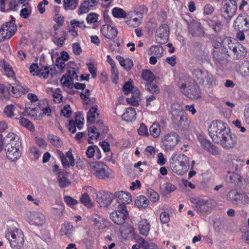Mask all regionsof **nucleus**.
<instances>
[{"label": "nucleus", "mask_w": 249, "mask_h": 249, "mask_svg": "<svg viewBox=\"0 0 249 249\" xmlns=\"http://www.w3.org/2000/svg\"><path fill=\"white\" fill-rule=\"evenodd\" d=\"M208 132L214 142L220 144L225 149L232 148L236 144V136L231 132L227 124L221 120L212 122Z\"/></svg>", "instance_id": "obj_1"}, {"label": "nucleus", "mask_w": 249, "mask_h": 249, "mask_svg": "<svg viewBox=\"0 0 249 249\" xmlns=\"http://www.w3.org/2000/svg\"><path fill=\"white\" fill-rule=\"evenodd\" d=\"M18 135L10 132L3 139V150L6 154L7 158L11 161H15L20 157L21 152L19 150L21 143Z\"/></svg>", "instance_id": "obj_2"}, {"label": "nucleus", "mask_w": 249, "mask_h": 249, "mask_svg": "<svg viewBox=\"0 0 249 249\" xmlns=\"http://www.w3.org/2000/svg\"><path fill=\"white\" fill-rule=\"evenodd\" d=\"M5 237L13 249H20L23 246L24 235L18 229L15 228L13 230L8 229L5 233Z\"/></svg>", "instance_id": "obj_3"}, {"label": "nucleus", "mask_w": 249, "mask_h": 249, "mask_svg": "<svg viewBox=\"0 0 249 249\" xmlns=\"http://www.w3.org/2000/svg\"><path fill=\"white\" fill-rule=\"evenodd\" d=\"M171 119L175 129L184 128L189 124L186 113L180 106L172 110Z\"/></svg>", "instance_id": "obj_4"}, {"label": "nucleus", "mask_w": 249, "mask_h": 249, "mask_svg": "<svg viewBox=\"0 0 249 249\" xmlns=\"http://www.w3.org/2000/svg\"><path fill=\"white\" fill-rule=\"evenodd\" d=\"M178 87L180 91L190 99H197L200 97L197 87L194 84H190L188 82L180 80Z\"/></svg>", "instance_id": "obj_5"}, {"label": "nucleus", "mask_w": 249, "mask_h": 249, "mask_svg": "<svg viewBox=\"0 0 249 249\" xmlns=\"http://www.w3.org/2000/svg\"><path fill=\"white\" fill-rule=\"evenodd\" d=\"M113 206L115 210L110 214V219L117 225H123L129 215L126 206L122 207L120 204H117V206Z\"/></svg>", "instance_id": "obj_6"}, {"label": "nucleus", "mask_w": 249, "mask_h": 249, "mask_svg": "<svg viewBox=\"0 0 249 249\" xmlns=\"http://www.w3.org/2000/svg\"><path fill=\"white\" fill-rule=\"evenodd\" d=\"M191 201L193 204L195 210L201 213L210 211L215 204V201L211 199L192 198Z\"/></svg>", "instance_id": "obj_7"}, {"label": "nucleus", "mask_w": 249, "mask_h": 249, "mask_svg": "<svg viewBox=\"0 0 249 249\" xmlns=\"http://www.w3.org/2000/svg\"><path fill=\"white\" fill-rule=\"evenodd\" d=\"M89 168L93 174L99 178L105 179L109 177V168L102 161H95L89 163Z\"/></svg>", "instance_id": "obj_8"}, {"label": "nucleus", "mask_w": 249, "mask_h": 249, "mask_svg": "<svg viewBox=\"0 0 249 249\" xmlns=\"http://www.w3.org/2000/svg\"><path fill=\"white\" fill-rule=\"evenodd\" d=\"M227 197L234 204L246 205L249 203V197L248 195L245 193H239L236 190L229 191Z\"/></svg>", "instance_id": "obj_9"}, {"label": "nucleus", "mask_w": 249, "mask_h": 249, "mask_svg": "<svg viewBox=\"0 0 249 249\" xmlns=\"http://www.w3.org/2000/svg\"><path fill=\"white\" fill-rule=\"evenodd\" d=\"M225 181L227 184H231L233 187L241 188L245 180L239 174L233 171H228L225 176Z\"/></svg>", "instance_id": "obj_10"}, {"label": "nucleus", "mask_w": 249, "mask_h": 249, "mask_svg": "<svg viewBox=\"0 0 249 249\" xmlns=\"http://www.w3.org/2000/svg\"><path fill=\"white\" fill-rule=\"evenodd\" d=\"M229 0V2L225 3L221 9L222 15L227 21L231 19L237 9V2L235 0Z\"/></svg>", "instance_id": "obj_11"}, {"label": "nucleus", "mask_w": 249, "mask_h": 249, "mask_svg": "<svg viewBox=\"0 0 249 249\" xmlns=\"http://www.w3.org/2000/svg\"><path fill=\"white\" fill-rule=\"evenodd\" d=\"M114 195L105 191H100L97 194L96 202L101 207H107L111 202H114Z\"/></svg>", "instance_id": "obj_12"}, {"label": "nucleus", "mask_w": 249, "mask_h": 249, "mask_svg": "<svg viewBox=\"0 0 249 249\" xmlns=\"http://www.w3.org/2000/svg\"><path fill=\"white\" fill-rule=\"evenodd\" d=\"M189 33L194 37H202L205 32L201 23L197 20H193L187 23Z\"/></svg>", "instance_id": "obj_13"}, {"label": "nucleus", "mask_w": 249, "mask_h": 249, "mask_svg": "<svg viewBox=\"0 0 249 249\" xmlns=\"http://www.w3.org/2000/svg\"><path fill=\"white\" fill-rule=\"evenodd\" d=\"M115 202L113 206H117V204H120L121 206H126L125 204H130L132 201V197L130 193L124 191H119L114 194Z\"/></svg>", "instance_id": "obj_14"}, {"label": "nucleus", "mask_w": 249, "mask_h": 249, "mask_svg": "<svg viewBox=\"0 0 249 249\" xmlns=\"http://www.w3.org/2000/svg\"><path fill=\"white\" fill-rule=\"evenodd\" d=\"M169 29L166 24H163L159 27L155 34L156 39L160 44L166 43L168 39Z\"/></svg>", "instance_id": "obj_15"}, {"label": "nucleus", "mask_w": 249, "mask_h": 249, "mask_svg": "<svg viewBox=\"0 0 249 249\" xmlns=\"http://www.w3.org/2000/svg\"><path fill=\"white\" fill-rule=\"evenodd\" d=\"M233 27L236 31H248L249 30V22L245 16L239 15L233 23Z\"/></svg>", "instance_id": "obj_16"}, {"label": "nucleus", "mask_w": 249, "mask_h": 249, "mask_svg": "<svg viewBox=\"0 0 249 249\" xmlns=\"http://www.w3.org/2000/svg\"><path fill=\"white\" fill-rule=\"evenodd\" d=\"M197 139L201 146L208 152L213 155H216L218 153L216 147L210 141L207 140L203 135H199Z\"/></svg>", "instance_id": "obj_17"}, {"label": "nucleus", "mask_w": 249, "mask_h": 249, "mask_svg": "<svg viewBox=\"0 0 249 249\" xmlns=\"http://www.w3.org/2000/svg\"><path fill=\"white\" fill-rule=\"evenodd\" d=\"M163 144L167 149H172L174 147L178 142V136L175 132L169 133L162 139Z\"/></svg>", "instance_id": "obj_18"}, {"label": "nucleus", "mask_w": 249, "mask_h": 249, "mask_svg": "<svg viewBox=\"0 0 249 249\" xmlns=\"http://www.w3.org/2000/svg\"><path fill=\"white\" fill-rule=\"evenodd\" d=\"M45 216L41 213L37 212L30 213L28 222L31 225L42 226L45 223Z\"/></svg>", "instance_id": "obj_19"}, {"label": "nucleus", "mask_w": 249, "mask_h": 249, "mask_svg": "<svg viewBox=\"0 0 249 249\" xmlns=\"http://www.w3.org/2000/svg\"><path fill=\"white\" fill-rule=\"evenodd\" d=\"M101 32L106 38L109 39H114L118 34V31L115 27H112L107 24L102 26Z\"/></svg>", "instance_id": "obj_20"}, {"label": "nucleus", "mask_w": 249, "mask_h": 249, "mask_svg": "<svg viewBox=\"0 0 249 249\" xmlns=\"http://www.w3.org/2000/svg\"><path fill=\"white\" fill-rule=\"evenodd\" d=\"M247 53V50L242 44H237L235 51L231 53H228L229 56H231L234 60H239L246 56Z\"/></svg>", "instance_id": "obj_21"}, {"label": "nucleus", "mask_w": 249, "mask_h": 249, "mask_svg": "<svg viewBox=\"0 0 249 249\" xmlns=\"http://www.w3.org/2000/svg\"><path fill=\"white\" fill-rule=\"evenodd\" d=\"M238 42L235 41L232 42L230 38H225L223 40V49L224 53L228 55V53H231L233 50L235 51Z\"/></svg>", "instance_id": "obj_22"}, {"label": "nucleus", "mask_w": 249, "mask_h": 249, "mask_svg": "<svg viewBox=\"0 0 249 249\" xmlns=\"http://www.w3.org/2000/svg\"><path fill=\"white\" fill-rule=\"evenodd\" d=\"M4 26H1L0 28V43L11 38L17 31V26H14L9 30L4 29Z\"/></svg>", "instance_id": "obj_23"}, {"label": "nucleus", "mask_w": 249, "mask_h": 249, "mask_svg": "<svg viewBox=\"0 0 249 249\" xmlns=\"http://www.w3.org/2000/svg\"><path fill=\"white\" fill-rule=\"evenodd\" d=\"M136 113L134 108L130 107L126 109L122 115V119L127 122H132L136 120Z\"/></svg>", "instance_id": "obj_24"}, {"label": "nucleus", "mask_w": 249, "mask_h": 249, "mask_svg": "<svg viewBox=\"0 0 249 249\" xmlns=\"http://www.w3.org/2000/svg\"><path fill=\"white\" fill-rule=\"evenodd\" d=\"M116 58L119 62L120 65L126 71L130 70L133 66V61L130 58L124 59L120 55H117Z\"/></svg>", "instance_id": "obj_25"}, {"label": "nucleus", "mask_w": 249, "mask_h": 249, "mask_svg": "<svg viewBox=\"0 0 249 249\" xmlns=\"http://www.w3.org/2000/svg\"><path fill=\"white\" fill-rule=\"evenodd\" d=\"M138 229L142 235H147L150 230L149 223L145 219L141 220L138 223Z\"/></svg>", "instance_id": "obj_26"}, {"label": "nucleus", "mask_w": 249, "mask_h": 249, "mask_svg": "<svg viewBox=\"0 0 249 249\" xmlns=\"http://www.w3.org/2000/svg\"><path fill=\"white\" fill-rule=\"evenodd\" d=\"M73 230V227L70 223H65L62 225L60 231V235L61 236L66 235L69 238H71L72 236Z\"/></svg>", "instance_id": "obj_27"}, {"label": "nucleus", "mask_w": 249, "mask_h": 249, "mask_svg": "<svg viewBox=\"0 0 249 249\" xmlns=\"http://www.w3.org/2000/svg\"><path fill=\"white\" fill-rule=\"evenodd\" d=\"M83 120L81 121L77 119H75V121L73 120L70 121L69 125L68 126L69 130L72 133H74L76 131V126L79 130L81 129L83 125Z\"/></svg>", "instance_id": "obj_28"}, {"label": "nucleus", "mask_w": 249, "mask_h": 249, "mask_svg": "<svg viewBox=\"0 0 249 249\" xmlns=\"http://www.w3.org/2000/svg\"><path fill=\"white\" fill-rule=\"evenodd\" d=\"M11 91L15 97H18V96H20L22 94L27 93L28 90L27 89H25L20 85L16 84L11 87Z\"/></svg>", "instance_id": "obj_29"}, {"label": "nucleus", "mask_w": 249, "mask_h": 249, "mask_svg": "<svg viewBox=\"0 0 249 249\" xmlns=\"http://www.w3.org/2000/svg\"><path fill=\"white\" fill-rule=\"evenodd\" d=\"M170 167L172 171L178 175H183L187 170L178 163L170 160Z\"/></svg>", "instance_id": "obj_30"}, {"label": "nucleus", "mask_w": 249, "mask_h": 249, "mask_svg": "<svg viewBox=\"0 0 249 249\" xmlns=\"http://www.w3.org/2000/svg\"><path fill=\"white\" fill-rule=\"evenodd\" d=\"M205 72V71H203L200 69H196L193 71V76L199 84L204 85L205 84V80L203 79V77H204Z\"/></svg>", "instance_id": "obj_31"}, {"label": "nucleus", "mask_w": 249, "mask_h": 249, "mask_svg": "<svg viewBox=\"0 0 249 249\" xmlns=\"http://www.w3.org/2000/svg\"><path fill=\"white\" fill-rule=\"evenodd\" d=\"M93 6V5L90 4V2L88 0H84L80 4L78 13L79 15L87 13L89 11V8Z\"/></svg>", "instance_id": "obj_32"}, {"label": "nucleus", "mask_w": 249, "mask_h": 249, "mask_svg": "<svg viewBox=\"0 0 249 249\" xmlns=\"http://www.w3.org/2000/svg\"><path fill=\"white\" fill-rule=\"evenodd\" d=\"M97 106H93L87 113V121L92 123L94 122L95 118L97 117L99 114L97 112Z\"/></svg>", "instance_id": "obj_33"}, {"label": "nucleus", "mask_w": 249, "mask_h": 249, "mask_svg": "<svg viewBox=\"0 0 249 249\" xmlns=\"http://www.w3.org/2000/svg\"><path fill=\"white\" fill-rule=\"evenodd\" d=\"M135 203L138 208H145L149 205V202L146 197L143 196H140L137 197Z\"/></svg>", "instance_id": "obj_34"}, {"label": "nucleus", "mask_w": 249, "mask_h": 249, "mask_svg": "<svg viewBox=\"0 0 249 249\" xmlns=\"http://www.w3.org/2000/svg\"><path fill=\"white\" fill-rule=\"evenodd\" d=\"M238 72L243 77L249 76V62H243L239 66Z\"/></svg>", "instance_id": "obj_35"}, {"label": "nucleus", "mask_w": 249, "mask_h": 249, "mask_svg": "<svg viewBox=\"0 0 249 249\" xmlns=\"http://www.w3.org/2000/svg\"><path fill=\"white\" fill-rule=\"evenodd\" d=\"M50 75H51L52 78L53 77V73H50L48 67H45L43 69H40L36 71V75L39 77H43L44 79L48 78Z\"/></svg>", "instance_id": "obj_36"}, {"label": "nucleus", "mask_w": 249, "mask_h": 249, "mask_svg": "<svg viewBox=\"0 0 249 249\" xmlns=\"http://www.w3.org/2000/svg\"><path fill=\"white\" fill-rule=\"evenodd\" d=\"M10 87L8 88L4 85L0 84V100H7L9 99V90Z\"/></svg>", "instance_id": "obj_37"}, {"label": "nucleus", "mask_w": 249, "mask_h": 249, "mask_svg": "<svg viewBox=\"0 0 249 249\" xmlns=\"http://www.w3.org/2000/svg\"><path fill=\"white\" fill-rule=\"evenodd\" d=\"M150 135L154 138H158L160 133V128L159 124L156 123H153L149 128Z\"/></svg>", "instance_id": "obj_38"}, {"label": "nucleus", "mask_w": 249, "mask_h": 249, "mask_svg": "<svg viewBox=\"0 0 249 249\" xmlns=\"http://www.w3.org/2000/svg\"><path fill=\"white\" fill-rule=\"evenodd\" d=\"M145 89L152 94H158L160 92L158 86L152 82H147L145 84Z\"/></svg>", "instance_id": "obj_39"}, {"label": "nucleus", "mask_w": 249, "mask_h": 249, "mask_svg": "<svg viewBox=\"0 0 249 249\" xmlns=\"http://www.w3.org/2000/svg\"><path fill=\"white\" fill-rule=\"evenodd\" d=\"M142 77L144 80L148 82H152L155 79L153 73L149 70H144L142 72Z\"/></svg>", "instance_id": "obj_40"}, {"label": "nucleus", "mask_w": 249, "mask_h": 249, "mask_svg": "<svg viewBox=\"0 0 249 249\" xmlns=\"http://www.w3.org/2000/svg\"><path fill=\"white\" fill-rule=\"evenodd\" d=\"M170 160L174 162H189V158L184 154L174 153Z\"/></svg>", "instance_id": "obj_41"}, {"label": "nucleus", "mask_w": 249, "mask_h": 249, "mask_svg": "<svg viewBox=\"0 0 249 249\" xmlns=\"http://www.w3.org/2000/svg\"><path fill=\"white\" fill-rule=\"evenodd\" d=\"M19 120V123L21 125L26 127V128L32 131L34 129V127L33 123L30 122L28 119L23 117H20L18 119Z\"/></svg>", "instance_id": "obj_42"}, {"label": "nucleus", "mask_w": 249, "mask_h": 249, "mask_svg": "<svg viewBox=\"0 0 249 249\" xmlns=\"http://www.w3.org/2000/svg\"><path fill=\"white\" fill-rule=\"evenodd\" d=\"M113 16L117 18H125L126 17V13L123 9L115 7L112 9Z\"/></svg>", "instance_id": "obj_43"}, {"label": "nucleus", "mask_w": 249, "mask_h": 249, "mask_svg": "<svg viewBox=\"0 0 249 249\" xmlns=\"http://www.w3.org/2000/svg\"><path fill=\"white\" fill-rule=\"evenodd\" d=\"M89 219L93 222L95 226L97 227L98 229H102V225L101 223L102 222V218L96 214H92L90 216Z\"/></svg>", "instance_id": "obj_44"}, {"label": "nucleus", "mask_w": 249, "mask_h": 249, "mask_svg": "<svg viewBox=\"0 0 249 249\" xmlns=\"http://www.w3.org/2000/svg\"><path fill=\"white\" fill-rule=\"evenodd\" d=\"M149 51L152 54H154L157 57H160L163 53V50L160 46H152Z\"/></svg>", "instance_id": "obj_45"}, {"label": "nucleus", "mask_w": 249, "mask_h": 249, "mask_svg": "<svg viewBox=\"0 0 249 249\" xmlns=\"http://www.w3.org/2000/svg\"><path fill=\"white\" fill-rule=\"evenodd\" d=\"M80 201L88 208H90L92 206L91 199L89 195L87 193H84L82 195Z\"/></svg>", "instance_id": "obj_46"}, {"label": "nucleus", "mask_w": 249, "mask_h": 249, "mask_svg": "<svg viewBox=\"0 0 249 249\" xmlns=\"http://www.w3.org/2000/svg\"><path fill=\"white\" fill-rule=\"evenodd\" d=\"M48 139L50 142L55 147L60 146L62 144V142L60 139L56 136L53 135H49Z\"/></svg>", "instance_id": "obj_47"}, {"label": "nucleus", "mask_w": 249, "mask_h": 249, "mask_svg": "<svg viewBox=\"0 0 249 249\" xmlns=\"http://www.w3.org/2000/svg\"><path fill=\"white\" fill-rule=\"evenodd\" d=\"M63 2L65 9H67L69 7L75 9L78 4V0H63Z\"/></svg>", "instance_id": "obj_48"}, {"label": "nucleus", "mask_w": 249, "mask_h": 249, "mask_svg": "<svg viewBox=\"0 0 249 249\" xmlns=\"http://www.w3.org/2000/svg\"><path fill=\"white\" fill-rule=\"evenodd\" d=\"M58 181L59 186L61 188L67 187L71 184L69 180L66 177H61V175H58Z\"/></svg>", "instance_id": "obj_49"}, {"label": "nucleus", "mask_w": 249, "mask_h": 249, "mask_svg": "<svg viewBox=\"0 0 249 249\" xmlns=\"http://www.w3.org/2000/svg\"><path fill=\"white\" fill-rule=\"evenodd\" d=\"M73 79L71 78H67L65 75H63L61 78V83L64 86L69 88H71L73 86Z\"/></svg>", "instance_id": "obj_50"}, {"label": "nucleus", "mask_w": 249, "mask_h": 249, "mask_svg": "<svg viewBox=\"0 0 249 249\" xmlns=\"http://www.w3.org/2000/svg\"><path fill=\"white\" fill-rule=\"evenodd\" d=\"M147 191V196L151 201L155 202L159 199V195L154 190L152 189H149Z\"/></svg>", "instance_id": "obj_51"}, {"label": "nucleus", "mask_w": 249, "mask_h": 249, "mask_svg": "<svg viewBox=\"0 0 249 249\" xmlns=\"http://www.w3.org/2000/svg\"><path fill=\"white\" fill-rule=\"evenodd\" d=\"M97 129V128L96 126H93L91 127L89 129L88 132H89V138L90 139H98L99 135H100V132H97L96 130Z\"/></svg>", "instance_id": "obj_52"}, {"label": "nucleus", "mask_w": 249, "mask_h": 249, "mask_svg": "<svg viewBox=\"0 0 249 249\" xmlns=\"http://www.w3.org/2000/svg\"><path fill=\"white\" fill-rule=\"evenodd\" d=\"M24 113H26L28 115L31 116L32 117H36L37 112L36 107L32 108L31 107H28L27 105H26L24 109Z\"/></svg>", "instance_id": "obj_53"}, {"label": "nucleus", "mask_w": 249, "mask_h": 249, "mask_svg": "<svg viewBox=\"0 0 249 249\" xmlns=\"http://www.w3.org/2000/svg\"><path fill=\"white\" fill-rule=\"evenodd\" d=\"M141 19L138 18H134L127 20L126 21V24L130 27H138L141 23Z\"/></svg>", "instance_id": "obj_54"}, {"label": "nucleus", "mask_w": 249, "mask_h": 249, "mask_svg": "<svg viewBox=\"0 0 249 249\" xmlns=\"http://www.w3.org/2000/svg\"><path fill=\"white\" fill-rule=\"evenodd\" d=\"M31 7H27L21 9L20 11V16L23 18H27L31 14Z\"/></svg>", "instance_id": "obj_55"}, {"label": "nucleus", "mask_w": 249, "mask_h": 249, "mask_svg": "<svg viewBox=\"0 0 249 249\" xmlns=\"http://www.w3.org/2000/svg\"><path fill=\"white\" fill-rule=\"evenodd\" d=\"M15 109L16 107L13 105L7 106L4 108V113L7 117H11L14 114V112Z\"/></svg>", "instance_id": "obj_56"}, {"label": "nucleus", "mask_w": 249, "mask_h": 249, "mask_svg": "<svg viewBox=\"0 0 249 249\" xmlns=\"http://www.w3.org/2000/svg\"><path fill=\"white\" fill-rule=\"evenodd\" d=\"M203 79L205 80V84L212 85L214 82V79L212 74L206 71L204 73V77Z\"/></svg>", "instance_id": "obj_57"}, {"label": "nucleus", "mask_w": 249, "mask_h": 249, "mask_svg": "<svg viewBox=\"0 0 249 249\" xmlns=\"http://www.w3.org/2000/svg\"><path fill=\"white\" fill-rule=\"evenodd\" d=\"M61 114L63 116L69 118L71 114L70 106L69 105H65L61 109Z\"/></svg>", "instance_id": "obj_58"}, {"label": "nucleus", "mask_w": 249, "mask_h": 249, "mask_svg": "<svg viewBox=\"0 0 249 249\" xmlns=\"http://www.w3.org/2000/svg\"><path fill=\"white\" fill-rule=\"evenodd\" d=\"M6 3L8 4L9 8L6 10V12L16 11V7L18 6V3L16 0H8L6 1Z\"/></svg>", "instance_id": "obj_59"}, {"label": "nucleus", "mask_w": 249, "mask_h": 249, "mask_svg": "<svg viewBox=\"0 0 249 249\" xmlns=\"http://www.w3.org/2000/svg\"><path fill=\"white\" fill-rule=\"evenodd\" d=\"M138 132L140 135L145 136H149L148 129L146 126L143 124H141L140 127L138 129Z\"/></svg>", "instance_id": "obj_60"}, {"label": "nucleus", "mask_w": 249, "mask_h": 249, "mask_svg": "<svg viewBox=\"0 0 249 249\" xmlns=\"http://www.w3.org/2000/svg\"><path fill=\"white\" fill-rule=\"evenodd\" d=\"M71 25L72 26V28H74L75 27H79L81 29H84L86 28V25L84 24V22L79 21L76 19H72L71 21Z\"/></svg>", "instance_id": "obj_61"}, {"label": "nucleus", "mask_w": 249, "mask_h": 249, "mask_svg": "<svg viewBox=\"0 0 249 249\" xmlns=\"http://www.w3.org/2000/svg\"><path fill=\"white\" fill-rule=\"evenodd\" d=\"M97 148V146L96 145H91L89 146L86 152L87 156L89 158L93 157Z\"/></svg>", "instance_id": "obj_62"}, {"label": "nucleus", "mask_w": 249, "mask_h": 249, "mask_svg": "<svg viewBox=\"0 0 249 249\" xmlns=\"http://www.w3.org/2000/svg\"><path fill=\"white\" fill-rule=\"evenodd\" d=\"M133 89L134 87L132 85V82L129 81L125 82L123 87V89L125 94H127L129 93Z\"/></svg>", "instance_id": "obj_63"}, {"label": "nucleus", "mask_w": 249, "mask_h": 249, "mask_svg": "<svg viewBox=\"0 0 249 249\" xmlns=\"http://www.w3.org/2000/svg\"><path fill=\"white\" fill-rule=\"evenodd\" d=\"M64 200L69 206L74 205L77 203V201L76 199L68 196H64Z\"/></svg>", "instance_id": "obj_64"}]
</instances>
